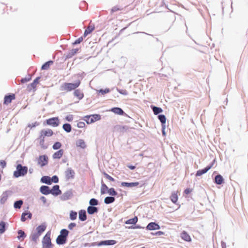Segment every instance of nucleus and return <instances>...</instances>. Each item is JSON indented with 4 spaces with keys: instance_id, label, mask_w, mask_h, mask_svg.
I'll return each mask as SVG.
<instances>
[{
    "instance_id": "1",
    "label": "nucleus",
    "mask_w": 248,
    "mask_h": 248,
    "mask_svg": "<svg viewBox=\"0 0 248 248\" xmlns=\"http://www.w3.org/2000/svg\"><path fill=\"white\" fill-rule=\"evenodd\" d=\"M70 232L66 229H62L60 232V234L56 239V244L58 245H64L68 240Z\"/></svg>"
},
{
    "instance_id": "2",
    "label": "nucleus",
    "mask_w": 248,
    "mask_h": 248,
    "mask_svg": "<svg viewBox=\"0 0 248 248\" xmlns=\"http://www.w3.org/2000/svg\"><path fill=\"white\" fill-rule=\"evenodd\" d=\"M28 171L27 166H23L21 164H18L16 166V170L14 171L13 177L16 178L25 176Z\"/></svg>"
},
{
    "instance_id": "3",
    "label": "nucleus",
    "mask_w": 248,
    "mask_h": 248,
    "mask_svg": "<svg viewBox=\"0 0 248 248\" xmlns=\"http://www.w3.org/2000/svg\"><path fill=\"white\" fill-rule=\"evenodd\" d=\"M81 83L80 80H77L74 83L65 82L61 87V90L62 91L71 92L76 90Z\"/></svg>"
},
{
    "instance_id": "4",
    "label": "nucleus",
    "mask_w": 248,
    "mask_h": 248,
    "mask_svg": "<svg viewBox=\"0 0 248 248\" xmlns=\"http://www.w3.org/2000/svg\"><path fill=\"white\" fill-rule=\"evenodd\" d=\"M101 115L100 114H93L86 115L82 119L85 121L87 124H91L101 120Z\"/></svg>"
},
{
    "instance_id": "5",
    "label": "nucleus",
    "mask_w": 248,
    "mask_h": 248,
    "mask_svg": "<svg viewBox=\"0 0 248 248\" xmlns=\"http://www.w3.org/2000/svg\"><path fill=\"white\" fill-rule=\"evenodd\" d=\"M50 235L51 232L49 231L46 233V234L43 237L42 241V248L54 246V245L52 244L51 242Z\"/></svg>"
},
{
    "instance_id": "6",
    "label": "nucleus",
    "mask_w": 248,
    "mask_h": 248,
    "mask_svg": "<svg viewBox=\"0 0 248 248\" xmlns=\"http://www.w3.org/2000/svg\"><path fill=\"white\" fill-rule=\"evenodd\" d=\"M44 124H46L47 125L56 127L59 125L60 121L58 117H54L46 120L44 122Z\"/></svg>"
},
{
    "instance_id": "7",
    "label": "nucleus",
    "mask_w": 248,
    "mask_h": 248,
    "mask_svg": "<svg viewBox=\"0 0 248 248\" xmlns=\"http://www.w3.org/2000/svg\"><path fill=\"white\" fill-rule=\"evenodd\" d=\"M216 162V159H214L209 165L202 169L199 170L196 173V176H201L203 174L206 173L209 170H210Z\"/></svg>"
},
{
    "instance_id": "8",
    "label": "nucleus",
    "mask_w": 248,
    "mask_h": 248,
    "mask_svg": "<svg viewBox=\"0 0 248 248\" xmlns=\"http://www.w3.org/2000/svg\"><path fill=\"white\" fill-rule=\"evenodd\" d=\"M37 164L41 167H43L48 163V157L46 155H40L37 159Z\"/></svg>"
},
{
    "instance_id": "9",
    "label": "nucleus",
    "mask_w": 248,
    "mask_h": 248,
    "mask_svg": "<svg viewBox=\"0 0 248 248\" xmlns=\"http://www.w3.org/2000/svg\"><path fill=\"white\" fill-rule=\"evenodd\" d=\"M73 192L74 191L72 189L67 190L61 196V200L65 201L71 199L74 196Z\"/></svg>"
},
{
    "instance_id": "10",
    "label": "nucleus",
    "mask_w": 248,
    "mask_h": 248,
    "mask_svg": "<svg viewBox=\"0 0 248 248\" xmlns=\"http://www.w3.org/2000/svg\"><path fill=\"white\" fill-rule=\"evenodd\" d=\"M117 243V241L114 240H104L97 242V246L100 247L102 246H112Z\"/></svg>"
},
{
    "instance_id": "11",
    "label": "nucleus",
    "mask_w": 248,
    "mask_h": 248,
    "mask_svg": "<svg viewBox=\"0 0 248 248\" xmlns=\"http://www.w3.org/2000/svg\"><path fill=\"white\" fill-rule=\"evenodd\" d=\"M16 96L14 93H8L5 95L3 100L4 105H8L12 100L15 99Z\"/></svg>"
},
{
    "instance_id": "12",
    "label": "nucleus",
    "mask_w": 248,
    "mask_h": 248,
    "mask_svg": "<svg viewBox=\"0 0 248 248\" xmlns=\"http://www.w3.org/2000/svg\"><path fill=\"white\" fill-rule=\"evenodd\" d=\"M160 229V226L156 222H151L146 227V229L149 231L157 230Z\"/></svg>"
},
{
    "instance_id": "13",
    "label": "nucleus",
    "mask_w": 248,
    "mask_h": 248,
    "mask_svg": "<svg viewBox=\"0 0 248 248\" xmlns=\"http://www.w3.org/2000/svg\"><path fill=\"white\" fill-rule=\"evenodd\" d=\"M62 191L60 189V186L58 185H54L51 189L50 188V194L55 197L62 194Z\"/></svg>"
},
{
    "instance_id": "14",
    "label": "nucleus",
    "mask_w": 248,
    "mask_h": 248,
    "mask_svg": "<svg viewBox=\"0 0 248 248\" xmlns=\"http://www.w3.org/2000/svg\"><path fill=\"white\" fill-rule=\"evenodd\" d=\"M65 178L67 180L75 177V171L71 168H68L65 171Z\"/></svg>"
},
{
    "instance_id": "15",
    "label": "nucleus",
    "mask_w": 248,
    "mask_h": 248,
    "mask_svg": "<svg viewBox=\"0 0 248 248\" xmlns=\"http://www.w3.org/2000/svg\"><path fill=\"white\" fill-rule=\"evenodd\" d=\"M110 111L117 115L127 116L126 113H125L123 109L119 107H113L110 108Z\"/></svg>"
},
{
    "instance_id": "16",
    "label": "nucleus",
    "mask_w": 248,
    "mask_h": 248,
    "mask_svg": "<svg viewBox=\"0 0 248 248\" xmlns=\"http://www.w3.org/2000/svg\"><path fill=\"white\" fill-rule=\"evenodd\" d=\"M40 78V77H37L33 80L32 83L28 85V90L29 91H31V89L34 90L36 89V85L39 83Z\"/></svg>"
},
{
    "instance_id": "17",
    "label": "nucleus",
    "mask_w": 248,
    "mask_h": 248,
    "mask_svg": "<svg viewBox=\"0 0 248 248\" xmlns=\"http://www.w3.org/2000/svg\"><path fill=\"white\" fill-rule=\"evenodd\" d=\"M139 185L140 183L139 182H122L121 183V186L122 187H133L138 186Z\"/></svg>"
},
{
    "instance_id": "18",
    "label": "nucleus",
    "mask_w": 248,
    "mask_h": 248,
    "mask_svg": "<svg viewBox=\"0 0 248 248\" xmlns=\"http://www.w3.org/2000/svg\"><path fill=\"white\" fill-rule=\"evenodd\" d=\"M32 218V214L28 211H25L22 213L21 216V221L25 222L27 219H31Z\"/></svg>"
},
{
    "instance_id": "19",
    "label": "nucleus",
    "mask_w": 248,
    "mask_h": 248,
    "mask_svg": "<svg viewBox=\"0 0 248 248\" xmlns=\"http://www.w3.org/2000/svg\"><path fill=\"white\" fill-rule=\"evenodd\" d=\"M214 182L217 185H221L224 184L225 181L223 176L220 174H217L214 178Z\"/></svg>"
},
{
    "instance_id": "20",
    "label": "nucleus",
    "mask_w": 248,
    "mask_h": 248,
    "mask_svg": "<svg viewBox=\"0 0 248 248\" xmlns=\"http://www.w3.org/2000/svg\"><path fill=\"white\" fill-rule=\"evenodd\" d=\"M40 192L43 195H47L50 194V188L46 185H43L40 186Z\"/></svg>"
},
{
    "instance_id": "21",
    "label": "nucleus",
    "mask_w": 248,
    "mask_h": 248,
    "mask_svg": "<svg viewBox=\"0 0 248 248\" xmlns=\"http://www.w3.org/2000/svg\"><path fill=\"white\" fill-rule=\"evenodd\" d=\"M99 211V208L96 206L89 205L87 209V212L90 215L97 213Z\"/></svg>"
},
{
    "instance_id": "22",
    "label": "nucleus",
    "mask_w": 248,
    "mask_h": 248,
    "mask_svg": "<svg viewBox=\"0 0 248 248\" xmlns=\"http://www.w3.org/2000/svg\"><path fill=\"white\" fill-rule=\"evenodd\" d=\"M181 237L184 241L188 242L191 241V238L189 234L186 231H183L181 233Z\"/></svg>"
},
{
    "instance_id": "23",
    "label": "nucleus",
    "mask_w": 248,
    "mask_h": 248,
    "mask_svg": "<svg viewBox=\"0 0 248 248\" xmlns=\"http://www.w3.org/2000/svg\"><path fill=\"white\" fill-rule=\"evenodd\" d=\"M78 219L81 221H84L87 219V214L85 210H79L78 212Z\"/></svg>"
},
{
    "instance_id": "24",
    "label": "nucleus",
    "mask_w": 248,
    "mask_h": 248,
    "mask_svg": "<svg viewBox=\"0 0 248 248\" xmlns=\"http://www.w3.org/2000/svg\"><path fill=\"white\" fill-rule=\"evenodd\" d=\"M170 200L171 201V202L175 204H178L177 202L178 200V196L177 195V191H172L171 195L170 196Z\"/></svg>"
},
{
    "instance_id": "25",
    "label": "nucleus",
    "mask_w": 248,
    "mask_h": 248,
    "mask_svg": "<svg viewBox=\"0 0 248 248\" xmlns=\"http://www.w3.org/2000/svg\"><path fill=\"white\" fill-rule=\"evenodd\" d=\"M101 189H100V193L101 195H104L108 193L109 188L103 182V180H101Z\"/></svg>"
},
{
    "instance_id": "26",
    "label": "nucleus",
    "mask_w": 248,
    "mask_h": 248,
    "mask_svg": "<svg viewBox=\"0 0 248 248\" xmlns=\"http://www.w3.org/2000/svg\"><path fill=\"white\" fill-rule=\"evenodd\" d=\"M151 108L152 109L154 114L155 115L161 114L160 113L163 111L161 108L153 105L151 106Z\"/></svg>"
},
{
    "instance_id": "27",
    "label": "nucleus",
    "mask_w": 248,
    "mask_h": 248,
    "mask_svg": "<svg viewBox=\"0 0 248 248\" xmlns=\"http://www.w3.org/2000/svg\"><path fill=\"white\" fill-rule=\"evenodd\" d=\"M73 94L79 100H81L84 97L83 93L79 89H76L74 91Z\"/></svg>"
},
{
    "instance_id": "28",
    "label": "nucleus",
    "mask_w": 248,
    "mask_h": 248,
    "mask_svg": "<svg viewBox=\"0 0 248 248\" xmlns=\"http://www.w3.org/2000/svg\"><path fill=\"white\" fill-rule=\"evenodd\" d=\"M63 153L64 151L63 149H59L53 154L52 157L54 159H60L62 156Z\"/></svg>"
},
{
    "instance_id": "29",
    "label": "nucleus",
    "mask_w": 248,
    "mask_h": 248,
    "mask_svg": "<svg viewBox=\"0 0 248 248\" xmlns=\"http://www.w3.org/2000/svg\"><path fill=\"white\" fill-rule=\"evenodd\" d=\"M8 224L3 221H0V234H3L6 231Z\"/></svg>"
},
{
    "instance_id": "30",
    "label": "nucleus",
    "mask_w": 248,
    "mask_h": 248,
    "mask_svg": "<svg viewBox=\"0 0 248 248\" xmlns=\"http://www.w3.org/2000/svg\"><path fill=\"white\" fill-rule=\"evenodd\" d=\"M46 225L45 223H42L38 226L36 227V231L38 233H39L40 235L46 230Z\"/></svg>"
},
{
    "instance_id": "31",
    "label": "nucleus",
    "mask_w": 248,
    "mask_h": 248,
    "mask_svg": "<svg viewBox=\"0 0 248 248\" xmlns=\"http://www.w3.org/2000/svg\"><path fill=\"white\" fill-rule=\"evenodd\" d=\"M17 238L18 240L22 241L27 236V234L22 230H18L17 232Z\"/></svg>"
},
{
    "instance_id": "32",
    "label": "nucleus",
    "mask_w": 248,
    "mask_h": 248,
    "mask_svg": "<svg viewBox=\"0 0 248 248\" xmlns=\"http://www.w3.org/2000/svg\"><path fill=\"white\" fill-rule=\"evenodd\" d=\"M76 146L78 147H80L82 149H84L86 148L87 145L85 141L82 139H78L76 141Z\"/></svg>"
},
{
    "instance_id": "33",
    "label": "nucleus",
    "mask_w": 248,
    "mask_h": 248,
    "mask_svg": "<svg viewBox=\"0 0 248 248\" xmlns=\"http://www.w3.org/2000/svg\"><path fill=\"white\" fill-rule=\"evenodd\" d=\"M53 63L54 61L52 60L48 61L42 64L41 69L42 70H48L50 66L53 64Z\"/></svg>"
},
{
    "instance_id": "34",
    "label": "nucleus",
    "mask_w": 248,
    "mask_h": 248,
    "mask_svg": "<svg viewBox=\"0 0 248 248\" xmlns=\"http://www.w3.org/2000/svg\"><path fill=\"white\" fill-rule=\"evenodd\" d=\"M40 182L48 185H51L50 177L49 176H43L40 179Z\"/></svg>"
},
{
    "instance_id": "35",
    "label": "nucleus",
    "mask_w": 248,
    "mask_h": 248,
    "mask_svg": "<svg viewBox=\"0 0 248 248\" xmlns=\"http://www.w3.org/2000/svg\"><path fill=\"white\" fill-rule=\"evenodd\" d=\"M8 191H4L0 196V203L3 204L7 201L8 197Z\"/></svg>"
},
{
    "instance_id": "36",
    "label": "nucleus",
    "mask_w": 248,
    "mask_h": 248,
    "mask_svg": "<svg viewBox=\"0 0 248 248\" xmlns=\"http://www.w3.org/2000/svg\"><path fill=\"white\" fill-rule=\"evenodd\" d=\"M138 221V218L137 216H135L133 218L127 219L125 221L126 224H131L132 225H135Z\"/></svg>"
},
{
    "instance_id": "37",
    "label": "nucleus",
    "mask_w": 248,
    "mask_h": 248,
    "mask_svg": "<svg viewBox=\"0 0 248 248\" xmlns=\"http://www.w3.org/2000/svg\"><path fill=\"white\" fill-rule=\"evenodd\" d=\"M74 55H75V54L74 53V52H73V50L71 49V50L69 51L66 54H64L63 55L62 59L64 60V61H66V60L72 58Z\"/></svg>"
},
{
    "instance_id": "38",
    "label": "nucleus",
    "mask_w": 248,
    "mask_h": 248,
    "mask_svg": "<svg viewBox=\"0 0 248 248\" xmlns=\"http://www.w3.org/2000/svg\"><path fill=\"white\" fill-rule=\"evenodd\" d=\"M115 198L112 196H107L105 198L104 202L106 204H109L115 202Z\"/></svg>"
},
{
    "instance_id": "39",
    "label": "nucleus",
    "mask_w": 248,
    "mask_h": 248,
    "mask_svg": "<svg viewBox=\"0 0 248 248\" xmlns=\"http://www.w3.org/2000/svg\"><path fill=\"white\" fill-rule=\"evenodd\" d=\"M41 132L45 136L51 137L53 134V131L50 129H43L41 131Z\"/></svg>"
},
{
    "instance_id": "40",
    "label": "nucleus",
    "mask_w": 248,
    "mask_h": 248,
    "mask_svg": "<svg viewBox=\"0 0 248 248\" xmlns=\"http://www.w3.org/2000/svg\"><path fill=\"white\" fill-rule=\"evenodd\" d=\"M23 204V201L22 200H18L16 201L14 203V207L16 209H19L21 208L22 205Z\"/></svg>"
},
{
    "instance_id": "41",
    "label": "nucleus",
    "mask_w": 248,
    "mask_h": 248,
    "mask_svg": "<svg viewBox=\"0 0 248 248\" xmlns=\"http://www.w3.org/2000/svg\"><path fill=\"white\" fill-rule=\"evenodd\" d=\"M62 129L67 133H69L72 130V126L69 123H65L62 125Z\"/></svg>"
},
{
    "instance_id": "42",
    "label": "nucleus",
    "mask_w": 248,
    "mask_h": 248,
    "mask_svg": "<svg viewBox=\"0 0 248 248\" xmlns=\"http://www.w3.org/2000/svg\"><path fill=\"white\" fill-rule=\"evenodd\" d=\"M40 235L37 232H32L30 235V238L31 241L36 242Z\"/></svg>"
},
{
    "instance_id": "43",
    "label": "nucleus",
    "mask_w": 248,
    "mask_h": 248,
    "mask_svg": "<svg viewBox=\"0 0 248 248\" xmlns=\"http://www.w3.org/2000/svg\"><path fill=\"white\" fill-rule=\"evenodd\" d=\"M157 117L161 124V125H166L167 119L165 115L162 114H159Z\"/></svg>"
},
{
    "instance_id": "44",
    "label": "nucleus",
    "mask_w": 248,
    "mask_h": 248,
    "mask_svg": "<svg viewBox=\"0 0 248 248\" xmlns=\"http://www.w3.org/2000/svg\"><path fill=\"white\" fill-rule=\"evenodd\" d=\"M110 92V90L109 88H106L105 89H100L96 90L97 93L98 94H101L104 95L106 93H109Z\"/></svg>"
},
{
    "instance_id": "45",
    "label": "nucleus",
    "mask_w": 248,
    "mask_h": 248,
    "mask_svg": "<svg viewBox=\"0 0 248 248\" xmlns=\"http://www.w3.org/2000/svg\"><path fill=\"white\" fill-rule=\"evenodd\" d=\"M95 29V28L94 26L93 27H89L85 29L84 33H83V36L85 37L87 36L88 34L91 33Z\"/></svg>"
},
{
    "instance_id": "46",
    "label": "nucleus",
    "mask_w": 248,
    "mask_h": 248,
    "mask_svg": "<svg viewBox=\"0 0 248 248\" xmlns=\"http://www.w3.org/2000/svg\"><path fill=\"white\" fill-rule=\"evenodd\" d=\"M117 130L122 133H124L128 131V126L127 125H117Z\"/></svg>"
},
{
    "instance_id": "47",
    "label": "nucleus",
    "mask_w": 248,
    "mask_h": 248,
    "mask_svg": "<svg viewBox=\"0 0 248 248\" xmlns=\"http://www.w3.org/2000/svg\"><path fill=\"white\" fill-rule=\"evenodd\" d=\"M77 212L75 211H73V210H71L70 211V213H69V218L71 220H75L77 219Z\"/></svg>"
},
{
    "instance_id": "48",
    "label": "nucleus",
    "mask_w": 248,
    "mask_h": 248,
    "mask_svg": "<svg viewBox=\"0 0 248 248\" xmlns=\"http://www.w3.org/2000/svg\"><path fill=\"white\" fill-rule=\"evenodd\" d=\"M90 206H95L99 204V202L98 200L95 198H92L89 201Z\"/></svg>"
},
{
    "instance_id": "49",
    "label": "nucleus",
    "mask_w": 248,
    "mask_h": 248,
    "mask_svg": "<svg viewBox=\"0 0 248 248\" xmlns=\"http://www.w3.org/2000/svg\"><path fill=\"white\" fill-rule=\"evenodd\" d=\"M108 193L111 196L114 197L118 195L117 192L113 187L109 188Z\"/></svg>"
},
{
    "instance_id": "50",
    "label": "nucleus",
    "mask_w": 248,
    "mask_h": 248,
    "mask_svg": "<svg viewBox=\"0 0 248 248\" xmlns=\"http://www.w3.org/2000/svg\"><path fill=\"white\" fill-rule=\"evenodd\" d=\"M62 146V143L59 141H56L52 145V149L55 150L61 149Z\"/></svg>"
},
{
    "instance_id": "51",
    "label": "nucleus",
    "mask_w": 248,
    "mask_h": 248,
    "mask_svg": "<svg viewBox=\"0 0 248 248\" xmlns=\"http://www.w3.org/2000/svg\"><path fill=\"white\" fill-rule=\"evenodd\" d=\"M51 185L52 183H58L59 182V178L57 175H53L51 178L50 177Z\"/></svg>"
},
{
    "instance_id": "52",
    "label": "nucleus",
    "mask_w": 248,
    "mask_h": 248,
    "mask_svg": "<svg viewBox=\"0 0 248 248\" xmlns=\"http://www.w3.org/2000/svg\"><path fill=\"white\" fill-rule=\"evenodd\" d=\"M103 174L104 175V176L105 177V178L106 179L109 180L110 181H111V182L115 181V179L112 177H111L110 175H109L107 173H106V172H105V171L103 172Z\"/></svg>"
},
{
    "instance_id": "53",
    "label": "nucleus",
    "mask_w": 248,
    "mask_h": 248,
    "mask_svg": "<svg viewBox=\"0 0 248 248\" xmlns=\"http://www.w3.org/2000/svg\"><path fill=\"white\" fill-rule=\"evenodd\" d=\"M83 37H80L78 38L75 41L72 43L73 46H76L78 44H80L83 41Z\"/></svg>"
},
{
    "instance_id": "54",
    "label": "nucleus",
    "mask_w": 248,
    "mask_h": 248,
    "mask_svg": "<svg viewBox=\"0 0 248 248\" xmlns=\"http://www.w3.org/2000/svg\"><path fill=\"white\" fill-rule=\"evenodd\" d=\"M117 92L121 94L126 95L128 94V92L126 90L120 89L118 88H116Z\"/></svg>"
},
{
    "instance_id": "55",
    "label": "nucleus",
    "mask_w": 248,
    "mask_h": 248,
    "mask_svg": "<svg viewBox=\"0 0 248 248\" xmlns=\"http://www.w3.org/2000/svg\"><path fill=\"white\" fill-rule=\"evenodd\" d=\"M128 228L129 229H144V228L141 227L140 225L139 224H135L134 225H132L128 227Z\"/></svg>"
},
{
    "instance_id": "56",
    "label": "nucleus",
    "mask_w": 248,
    "mask_h": 248,
    "mask_svg": "<svg viewBox=\"0 0 248 248\" xmlns=\"http://www.w3.org/2000/svg\"><path fill=\"white\" fill-rule=\"evenodd\" d=\"M123 9V8L119 7L118 6H114L111 9V14H112V13H113L116 11H118L122 10Z\"/></svg>"
},
{
    "instance_id": "57",
    "label": "nucleus",
    "mask_w": 248,
    "mask_h": 248,
    "mask_svg": "<svg viewBox=\"0 0 248 248\" xmlns=\"http://www.w3.org/2000/svg\"><path fill=\"white\" fill-rule=\"evenodd\" d=\"M31 77L29 76V77H28V78L25 77L24 78H22L20 81L22 83H26V82L29 81L30 80H31Z\"/></svg>"
},
{
    "instance_id": "58",
    "label": "nucleus",
    "mask_w": 248,
    "mask_h": 248,
    "mask_svg": "<svg viewBox=\"0 0 248 248\" xmlns=\"http://www.w3.org/2000/svg\"><path fill=\"white\" fill-rule=\"evenodd\" d=\"M39 123L37 122H35L34 123H33L32 124H28V127H30L31 128L35 127L36 126L39 125Z\"/></svg>"
},
{
    "instance_id": "59",
    "label": "nucleus",
    "mask_w": 248,
    "mask_h": 248,
    "mask_svg": "<svg viewBox=\"0 0 248 248\" xmlns=\"http://www.w3.org/2000/svg\"><path fill=\"white\" fill-rule=\"evenodd\" d=\"M97 242H93L92 243H86L84 244L85 247H91L93 246H97Z\"/></svg>"
},
{
    "instance_id": "60",
    "label": "nucleus",
    "mask_w": 248,
    "mask_h": 248,
    "mask_svg": "<svg viewBox=\"0 0 248 248\" xmlns=\"http://www.w3.org/2000/svg\"><path fill=\"white\" fill-rule=\"evenodd\" d=\"M65 120L68 122H72L73 120V115L72 114L67 115L65 116Z\"/></svg>"
},
{
    "instance_id": "61",
    "label": "nucleus",
    "mask_w": 248,
    "mask_h": 248,
    "mask_svg": "<svg viewBox=\"0 0 248 248\" xmlns=\"http://www.w3.org/2000/svg\"><path fill=\"white\" fill-rule=\"evenodd\" d=\"M76 223L75 222H71L68 225V229L70 230H72L74 227L76 226Z\"/></svg>"
},
{
    "instance_id": "62",
    "label": "nucleus",
    "mask_w": 248,
    "mask_h": 248,
    "mask_svg": "<svg viewBox=\"0 0 248 248\" xmlns=\"http://www.w3.org/2000/svg\"><path fill=\"white\" fill-rule=\"evenodd\" d=\"M160 7L164 9H168V5L165 4L164 0L161 1Z\"/></svg>"
},
{
    "instance_id": "63",
    "label": "nucleus",
    "mask_w": 248,
    "mask_h": 248,
    "mask_svg": "<svg viewBox=\"0 0 248 248\" xmlns=\"http://www.w3.org/2000/svg\"><path fill=\"white\" fill-rule=\"evenodd\" d=\"M164 233H165L164 232H163L162 231H160L156 232H151V234L152 235H158V236L164 235Z\"/></svg>"
},
{
    "instance_id": "64",
    "label": "nucleus",
    "mask_w": 248,
    "mask_h": 248,
    "mask_svg": "<svg viewBox=\"0 0 248 248\" xmlns=\"http://www.w3.org/2000/svg\"><path fill=\"white\" fill-rule=\"evenodd\" d=\"M6 164H7L5 160H0V166H1V167L2 169H4V168L6 167Z\"/></svg>"
}]
</instances>
